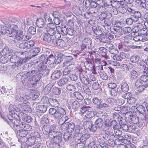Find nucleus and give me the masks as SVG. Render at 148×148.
Wrapping results in <instances>:
<instances>
[{
  "label": "nucleus",
  "mask_w": 148,
  "mask_h": 148,
  "mask_svg": "<svg viewBox=\"0 0 148 148\" xmlns=\"http://www.w3.org/2000/svg\"><path fill=\"white\" fill-rule=\"evenodd\" d=\"M7 35L10 37H14L12 40L16 43L18 44L30 39V37L27 34H23L22 31L19 29L16 25H15L12 28L8 29Z\"/></svg>",
  "instance_id": "f257e3e1"
},
{
  "label": "nucleus",
  "mask_w": 148,
  "mask_h": 148,
  "mask_svg": "<svg viewBox=\"0 0 148 148\" xmlns=\"http://www.w3.org/2000/svg\"><path fill=\"white\" fill-rule=\"evenodd\" d=\"M49 113L51 115H53V118L56 120L60 118L62 115H65L66 114L65 110L62 108H59L57 110L54 108H51L49 109Z\"/></svg>",
  "instance_id": "f03ea898"
},
{
  "label": "nucleus",
  "mask_w": 148,
  "mask_h": 148,
  "mask_svg": "<svg viewBox=\"0 0 148 148\" xmlns=\"http://www.w3.org/2000/svg\"><path fill=\"white\" fill-rule=\"evenodd\" d=\"M13 121L15 123L14 124L15 125L13 126L14 130H18L21 129L27 132L31 130L32 129V127L31 125L25 123L21 122L19 120H16L14 119Z\"/></svg>",
  "instance_id": "7ed1b4c3"
},
{
  "label": "nucleus",
  "mask_w": 148,
  "mask_h": 148,
  "mask_svg": "<svg viewBox=\"0 0 148 148\" xmlns=\"http://www.w3.org/2000/svg\"><path fill=\"white\" fill-rule=\"evenodd\" d=\"M56 128L53 126L49 125L46 124L44 125L42 128V131L43 133L46 135H48V138L50 137V136L55 132Z\"/></svg>",
  "instance_id": "20e7f679"
},
{
  "label": "nucleus",
  "mask_w": 148,
  "mask_h": 148,
  "mask_svg": "<svg viewBox=\"0 0 148 148\" xmlns=\"http://www.w3.org/2000/svg\"><path fill=\"white\" fill-rule=\"evenodd\" d=\"M10 111V113L9 114H8L7 118H4L3 117V118L5 121L7 122L8 124L10 125V127H11L14 130V127L13 126H14V124L15 123L13 122V120L15 119L16 120H18L14 118V117L13 115H14V114L13 113H14V111L13 110H12V113L11 114V112Z\"/></svg>",
  "instance_id": "39448f33"
},
{
  "label": "nucleus",
  "mask_w": 148,
  "mask_h": 148,
  "mask_svg": "<svg viewBox=\"0 0 148 148\" xmlns=\"http://www.w3.org/2000/svg\"><path fill=\"white\" fill-rule=\"evenodd\" d=\"M49 138L52 140L54 143L58 144L61 142L62 134L60 132L56 131L53 134L50 136V137Z\"/></svg>",
  "instance_id": "423d86ee"
},
{
  "label": "nucleus",
  "mask_w": 148,
  "mask_h": 148,
  "mask_svg": "<svg viewBox=\"0 0 148 148\" xmlns=\"http://www.w3.org/2000/svg\"><path fill=\"white\" fill-rule=\"evenodd\" d=\"M57 38L55 36L49 35L45 33L43 37L44 41L53 45H55V40Z\"/></svg>",
  "instance_id": "0eeeda50"
},
{
  "label": "nucleus",
  "mask_w": 148,
  "mask_h": 148,
  "mask_svg": "<svg viewBox=\"0 0 148 148\" xmlns=\"http://www.w3.org/2000/svg\"><path fill=\"white\" fill-rule=\"evenodd\" d=\"M84 128L86 130H89L90 131L95 132L97 127L96 126L93 125L91 121H85L83 123Z\"/></svg>",
  "instance_id": "6e6552de"
},
{
  "label": "nucleus",
  "mask_w": 148,
  "mask_h": 148,
  "mask_svg": "<svg viewBox=\"0 0 148 148\" xmlns=\"http://www.w3.org/2000/svg\"><path fill=\"white\" fill-rule=\"evenodd\" d=\"M43 29H45L43 32L49 35L55 36L56 37H57V38H59L61 37L60 34L57 30L56 29L45 28H43Z\"/></svg>",
  "instance_id": "1a4fd4ad"
},
{
  "label": "nucleus",
  "mask_w": 148,
  "mask_h": 148,
  "mask_svg": "<svg viewBox=\"0 0 148 148\" xmlns=\"http://www.w3.org/2000/svg\"><path fill=\"white\" fill-rule=\"evenodd\" d=\"M110 125L112 127L114 130V133L115 136H121V135L122 134V131L118 129V126L117 125V123L116 121H111L110 123Z\"/></svg>",
  "instance_id": "9d476101"
},
{
  "label": "nucleus",
  "mask_w": 148,
  "mask_h": 148,
  "mask_svg": "<svg viewBox=\"0 0 148 148\" xmlns=\"http://www.w3.org/2000/svg\"><path fill=\"white\" fill-rule=\"evenodd\" d=\"M137 110L141 114H142L141 119L142 120H146L148 119V111L145 110V108L143 106L140 105L139 106Z\"/></svg>",
  "instance_id": "9b49d317"
},
{
  "label": "nucleus",
  "mask_w": 148,
  "mask_h": 148,
  "mask_svg": "<svg viewBox=\"0 0 148 148\" xmlns=\"http://www.w3.org/2000/svg\"><path fill=\"white\" fill-rule=\"evenodd\" d=\"M61 31L64 35L73 36L75 34V32L73 29L71 28L67 27L65 25L61 28Z\"/></svg>",
  "instance_id": "f8f14e48"
},
{
  "label": "nucleus",
  "mask_w": 148,
  "mask_h": 148,
  "mask_svg": "<svg viewBox=\"0 0 148 148\" xmlns=\"http://www.w3.org/2000/svg\"><path fill=\"white\" fill-rule=\"evenodd\" d=\"M128 41H124L123 43H120L118 45V47L120 51H127L130 50V46L127 44H128Z\"/></svg>",
  "instance_id": "ddd939ff"
},
{
  "label": "nucleus",
  "mask_w": 148,
  "mask_h": 148,
  "mask_svg": "<svg viewBox=\"0 0 148 148\" xmlns=\"http://www.w3.org/2000/svg\"><path fill=\"white\" fill-rule=\"evenodd\" d=\"M91 40L90 38H84L82 41V44L81 46L82 49H84L86 48L88 49H91Z\"/></svg>",
  "instance_id": "4468645a"
},
{
  "label": "nucleus",
  "mask_w": 148,
  "mask_h": 148,
  "mask_svg": "<svg viewBox=\"0 0 148 148\" xmlns=\"http://www.w3.org/2000/svg\"><path fill=\"white\" fill-rule=\"evenodd\" d=\"M57 119H59V124L61 125L62 127H63L65 126H66L68 122H66L69 119V117L67 116L62 115L60 118Z\"/></svg>",
  "instance_id": "2eb2a0df"
},
{
  "label": "nucleus",
  "mask_w": 148,
  "mask_h": 148,
  "mask_svg": "<svg viewBox=\"0 0 148 148\" xmlns=\"http://www.w3.org/2000/svg\"><path fill=\"white\" fill-rule=\"evenodd\" d=\"M80 127L78 126L75 127L74 132L73 133L72 135L74 140L76 141V140H79L80 136L82 135L81 133L80 132Z\"/></svg>",
  "instance_id": "dca6fc26"
},
{
  "label": "nucleus",
  "mask_w": 148,
  "mask_h": 148,
  "mask_svg": "<svg viewBox=\"0 0 148 148\" xmlns=\"http://www.w3.org/2000/svg\"><path fill=\"white\" fill-rule=\"evenodd\" d=\"M110 31L112 33L114 34H117L118 35H121V33L123 31L122 28L119 26H114L110 28Z\"/></svg>",
  "instance_id": "f3484780"
},
{
  "label": "nucleus",
  "mask_w": 148,
  "mask_h": 148,
  "mask_svg": "<svg viewBox=\"0 0 148 148\" xmlns=\"http://www.w3.org/2000/svg\"><path fill=\"white\" fill-rule=\"evenodd\" d=\"M19 116H21V118L22 120L28 123L31 122L32 120V119L30 116H27L26 114L23 112L19 113Z\"/></svg>",
  "instance_id": "a211bd4d"
},
{
  "label": "nucleus",
  "mask_w": 148,
  "mask_h": 148,
  "mask_svg": "<svg viewBox=\"0 0 148 148\" xmlns=\"http://www.w3.org/2000/svg\"><path fill=\"white\" fill-rule=\"evenodd\" d=\"M19 56H11L10 58V62L12 63H16L18 62L20 63L25 62L26 60V59L21 60L20 61L18 60Z\"/></svg>",
  "instance_id": "6ab92c4d"
},
{
  "label": "nucleus",
  "mask_w": 148,
  "mask_h": 148,
  "mask_svg": "<svg viewBox=\"0 0 148 148\" xmlns=\"http://www.w3.org/2000/svg\"><path fill=\"white\" fill-rule=\"evenodd\" d=\"M79 77L82 83L85 85H87L89 84V80L88 77H85L82 73H79Z\"/></svg>",
  "instance_id": "aec40b11"
},
{
  "label": "nucleus",
  "mask_w": 148,
  "mask_h": 148,
  "mask_svg": "<svg viewBox=\"0 0 148 148\" xmlns=\"http://www.w3.org/2000/svg\"><path fill=\"white\" fill-rule=\"evenodd\" d=\"M110 93L112 96H119L122 94L121 89L119 88H117L115 90H111L110 91Z\"/></svg>",
  "instance_id": "412c9836"
},
{
  "label": "nucleus",
  "mask_w": 148,
  "mask_h": 148,
  "mask_svg": "<svg viewBox=\"0 0 148 148\" xmlns=\"http://www.w3.org/2000/svg\"><path fill=\"white\" fill-rule=\"evenodd\" d=\"M36 23L37 26L39 28H43L46 25L44 20L41 18L37 19Z\"/></svg>",
  "instance_id": "4be33fe9"
},
{
  "label": "nucleus",
  "mask_w": 148,
  "mask_h": 148,
  "mask_svg": "<svg viewBox=\"0 0 148 148\" xmlns=\"http://www.w3.org/2000/svg\"><path fill=\"white\" fill-rule=\"evenodd\" d=\"M47 107L46 106L43 105H40L36 107V111L42 114L46 112L47 110Z\"/></svg>",
  "instance_id": "5701e85b"
},
{
  "label": "nucleus",
  "mask_w": 148,
  "mask_h": 148,
  "mask_svg": "<svg viewBox=\"0 0 148 148\" xmlns=\"http://www.w3.org/2000/svg\"><path fill=\"white\" fill-rule=\"evenodd\" d=\"M66 126H64V129L65 130H68V132L70 133H72L74 130L75 129V125L73 123H71L69 124L68 123L66 124Z\"/></svg>",
  "instance_id": "b1692460"
},
{
  "label": "nucleus",
  "mask_w": 148,
  "mask_h": 148,
  "mask_svg": "<svg viewBox=\"0 0 148 148\" xmlns=\"http://www.w3.org/2000/svg\"><path fill=\"white\" fill-rule=\"evenodd\" d=\"M15 131H16V134L17 135L21 137H25L27 134V132L23 130L20 129L18 130H14Z\"/></svg>",
  "instance_id": "393cba45"
},
{
  "label": "nucleus",
  "mask_w": 148,
  "mask_h": 148,
  "mask_svg": "<svg viewBox=\"0 0 148 148\" xmlns=\"http://www.w3.org/2000/svg\"><path fill=\"white\" fill-rule=\"evenodd\" d=\"M19 106L21 107L20 110L21 111H24L29 112L31 111L29 106L26 103H23L22 105H20Z\"/></svg>",
  "instance_id": "a878e982"
},
{
  "label": "nucleus",
  "mask_w": 148,
  "mask_h": 148,
  "mask_svg": "<svg viewBox=\"0 0 148 148\" xmlns=\"http://www.w3.org/2000/svg\"><path fill=\"white\" fill-rule=\"evenodd\" d=\"M138 73L134 70H130L129 74V77L132 79H135L138 77Z\"/></svg>",
  "instance_id": "bb28decb"
},
{
  "label": "nucleus",
  "mask_w": 148,
  "mask_h": 148,
  "mask_svg": "<svg viewBox=\"0 0 148 148\" xmlns=\"http://www.w3.org/2000/svg\"><path fill=\"white\" fill-rule=\"evenodd\" d=\"M84 114V117L88 119H91L94 117L96 114V112L93 111H89L86 112V113Z\"/></svg>",
  "instance_id": "cd10ccee"
},
{
  "label": "nucleus",
  "mask_w": 148,
  "mask_h": 148,
  "mask_svg": "<svg viewBox=\"0 0 148 148\" xmlns=\"http://www.w3.org/2000/svg\"><path fill=\"white\" fill-rule=\"evenodd\" d=\"M84 64L85 67L87 69L90 71H93L94 66L90 62L88 61L85 62Z\"/></svg>",
  "instance_id": "c85d7f7f"
},
{
  "label": "nucleus",
  "mask_w": 148,
  "mask_h": 148,
  "mask_svg": "<svg viewBox=\"0 0 148 148\" xmlns=\"http://www.w3.org/2000/svg\"><path fill=\"white\" fill-rule=\"evenodd\" d=\"M69 79L67 78H63L58 81V84L60 86H62L66 84L68 82Z\"/></svg>",
  "instance_id": "c756f323"
},
{
  "label": "nucleus",
  "mask_w": 148,
  "mask_h": 148,
  "mask_svg": "<svg viewBox=\"0 0 148 148\" xmlns=\"http://www.w3.org/2000/svg\"><path fill=\"white\" fill-rule=\"evenodd\" d=\"M56 44L58 46L60 47H65L66 44L65 42L62 39H56L55 40V44Z\"/></svg>",
  "instance_id": "7c9ffc66"
},
{
  "label": "nucleus",
  "mask_w": 148,
  "mask_h": 148,
  "mask_svg": "<svg viewBox=\"0 0 148 148\" xmlns=\"http://www.w3.org/2000/svg\"><path fill=\"white\" fill-rule=\"evenodd\" d=\"M66 88L69 91L73 92L76 91V88L75 86L74 83L73 82L67 84L66 86Z\"/></svg>",
  "instance_id": "2f4dec72"
},
{
  "label": "nucleus",
  "mask_w": 148,
  "mask_h": 148,
  "mask_svg": "<svg viewBox=\"0 0 148 148\" xmlns=\"http://www.w3.org/2000/svg\"><path fill=\"white\" fill-rule=\"evenodd\" d=\"M1 56H13V55L10 52V51L8 48L3 49L0 52Z\"/></svg>",
  "instance_id": "473e14b6"
},
{
  "label": "nucleus",
  "mask_w": 148,
  "mask_h": 148,
  "mask_svg": "<svg viewBox=\"0 0 148 148\" xmlns=\"http://www.w3.org/2000/svg\"><path fill=\"white\" fill-rule=\"evenodd\" d=\"M121 89L122 92H125L128 91L129 90V86L126 83L124 82L122 83Z\"/></svg>",
  "instance_id": "72a5a7b5"
},
{
  "label": "nucleus",
  "mask_w": 148,
  "mask_h": 148,
  "mask_svg": "<svg viewBox=\"0 0 148 148\" xmlns=\"http://www.w3.org/2000/svg\"><path fill=\"white\" fill-rule=\"evenodd\" d=\"M103 70V67L101 66H98L96 67H94V69L93 70V72L95 73V74L98 73L101 74L102 73Z\"/></svg>",
  "instance_id": "f704fd0d"
},
{
  "label": "nucleus",
  "mask_w": 148,
  "mask_h": 148,
  "mask_svg": "<svg viewBox=\"0 0 148 148\" xmlns=\"http://www.w3.org/2000/svg\"><path fill=\"white\" fill-rule=\"evenodd\" d=\"M92 101L93 103L96 105V107L98 109L101 103H102L101 100L97 97H95L93 98Z\"/></svg>",
  "instance_id": "c9c22d12"
},
{
  "label": "nucleus",
  "mask_w": 148,
  "mask_h": 148,
  "mask_svg": "<svg viewBox=\"0 0 148 148\" xmlns=\"http://www.w3.org/2000/svg\"><path fill=\"white\" fill-rule=\"evenodd\" d=\"M133 14V15H132V17L135 20H136V21H138V18L141 17V16L140 13L139 12L137 11H134Z\"/></svg>",
  "instance_id": "e433bc0d"
},
{
  "label": "nucleus",
  "mask_w": 148,
  "mask_h": 148,
  "mask_svg": "<svg viewBox=\"0 0 148 148\" xmlns=\"http://www.w3.org/2000/svg\"><path fill=\"white\" fill-rule=\"evenodd\" d=\"M49 103L51 106L57 107L59 106V103L57 100L55 99L51 98L50 99L49 101Z\"/></svg>",
  "instance_id": "4c0bfd02"
},
{
  "label": "nucleus",
  "mask_w": 148,
  "mask_h": 148,
  "mask_svg": "<svg viewBox=\"0 0 148 148\" xmlns=\"http://www.w3.org/2000/svg\"><path fill=\"white\" fill-rule=\"evenodd\" d=\"M42 76V74L41 73H39L36 75H34L32 78V80L36 83L40 79Z\"/></svg>",
  "instance_id": "58836bf2"
},
{
  "label": "nucleus",
  "mask_w": 148,
  "mask_h": 148,
  "mask_svg": "<svg viewBox=\"0 0 148 148\" xmlns=\"http://www.w3.org/2000/svg\"><path fill=\"white\" fill-rule=\"evenodd\" d=\"M73 95L78 100H82L84 99L83 96L78 92H74Z\"/></svg>",
  "instance_id": "ea45409f"
},
{
  "label": "nucleus",
  "mask_w": 148,
  "mask_h": 148,
  "mask_svg": "<svg viewBox=\"0 0 148 148\" xmlns=\"http://www.w3.org/2000/svg\"><path fill=\"white\" fill-rule=\"evenodd\" d=\"M93 32L96 35H100L102 34V32L100 29L97 28L96 26H93L92 27Z\"/></svg>",
  "instance_id": "a19ab883"
},
{
  "label": "nucleus",
  "mask_w": 148,
  "mask_h": 148,
  "mask_svg": "<svg viewBox=\"0 0 148 148\" xmlns=\"http://www.w3.org/2000/svg\"><path fill=\"white\" fill-rule=\"evenodd\" d=\"M29 98V97L27 95H24L23 94L22 95L20 96L19 97L20 101L23 103H25L27 102V100Z\"/></svg>",
  "instance_id": "79ce46f5"
},
{
  "label": "nucleus",
  "mask_w": 148,
  "mask_h": 148,
  "mask_svg": "<svg viewBox=\"0 0 148 148\" xmlns=\"http://www.w3.org/2000/svg\"><path fill=\"white\" fill-rule=\"evenodd\" d=\"M131 137V135L127 133H125L123 135V136L119 137V139L122 140L123 139H125L124 140H126L129 143L130 140H129L127 139L126 138H129Z\"/></svg>",
  "instance_id": "37998d69"
},
{
  "label": "nucleus",
  "mask_w": 148,
  "mask_h": 148,
  "mask_svg": "<svg viewBox=\"0 0 148 148\" xmlns=\"http://www.w3.org/2000/svg\"><path fill=\"white\" fill-rule=\"evenodd\" d=\"M8 28H7L6 26H1L0 27V34H7L8 30Z\"/></svg>",
  "instance_id": "c03bdc74"
},
{
  "label": "nucleus",
  "mask_w": 148,
  "mask_h": 148,
  "mask_svg": "<svg viewBox=\"0 0 148 148\" xmlns=\"http://www.w3.org/2000/svg\"><path fill=\"white\" fill-rule=\"evenodd\" d=\"M103 124V121L101 119H97L95 122V124L97 127L98 128L101 127L102 126Z\"/></svg>",
  "instance_id": "a18cd8bd"
},
{
  "label": "nucleus",
  "mask_w": 148,
  "mask_h": 148,
  "mask_svg": "<svg viewBox=\"0 0 148 148\" xmlns=\"http://www.w3.org/2000/svg\"><path fill=\"white\" fill-rule=\"evenodd\" d=\"M71 133L68 132H66L64 133L63 135V137L64 140L66 141H67L71 138Z\"/></svg>",
  "instance_id": "49530a36"
},
{
  "label": "nucleus",
  "mask_w": 148,
  "mask_h": 148,
  "mask_svg": "<svg viewBox=\"0 0 148 148\" xmlns=\"http://www.w3.org/2000/svg\"><path fill=\"white\" fill-rule=\"evenodd\" d=\"M71 70V68L69 66L66 67L63 71V75H67L70 73Z\"/></svg>",
  "instance_id": "de8ad7c7"
},
{
  "label": "nucleus",
  "mask_w": 148,
  "mask_h": 148,
  "mask_svg": "<svg viewBox=\"0 0 148 148\" xmlns=\"http://www.w3.org/2000/svg\"><path fill=\"white\" fill-rule=\"evenodd\" d=\"M136 22V20H135L132 16L131 18H127L126 20V23L128 25H131L133 23V22Z\"/></svg>",
  "instance_id": "09e8293b"
},
{
  "label": "nucleus",
  "mask_w": 148,
  "mask_h": 148,
  "mask_svg": "<svg viewBox=\"0 0 148 148\" xmlns=\"http://www.w3.org/2000/svg\"><path fill=\"white\" fill-rule=\"evenodd\" d=\"M52 88V86L50 84H48L45 87L44 89L43 90L44 91L46 94H49Z\"/></svg>",
  "instance_id": "8fccbe9b"
},
{
  "label": "nucleus",
  "mask_w": 148,
  "mask_h": 148,
  "mask_svg": "<svg viewBox=\"0 0 148 148\" xmlns=\"http://www.w3.org/2000/svg\"><path fill=\"white\" fill-rule=\"evenodd\" d=\"M36 140L35 138L29 137L26 142L27 144H28L29 146H31L34 144Z\"/></svg>",
  "instance_id": "3c124183"
},
{
  "label": "nucleus",
  "mask_w": 148,
  "mask_h": 148,
  "mask_svg": "<svg viewBox=\"0 0 148 148\" xmlns=\"http://www.w3.org/2000/svg\"><path fill=\"white\" fill-rule=\"evenodd\" d=\"M73 108L75 110L77 109L79 106V103L77 101H75L71 104Z\"/></svg>",
  "instance_id": "603ef678"
},
{
  "label": "nucleus",
  "mask_w": 148,
  "mask_h": 148,
  "mask_svg": "<svg viewBox=\"0 0 148 148\" xmlns=\"http://www.w3.org/2000/svg\"><path fill=\"white\" fill-rule=\"evenodd\" d=\"M52 91L55 94L59 95L61 93V90L56 87H54L52 89Z\"/></svg>",
  "instance_id": "864d4df0"
},
{
  "label": "nucleus",
  "mask_w": 148,
  "mask_h": 148,
  "mask_svg": "<svg viewBox=\"0 0 148 148\" xmlns=\"http://www.w3.org/2000/svg\"><path fill=\"white\" fill-rule=\"evenodd\" d=\"M47 27H46L44 28L47 29H56V25L54 23H48L47 24Z\"/></svg>",
  "instance_id": "5fc2aeb1"
},
{
  "label": "nucleus",
  "mask_w": 148,
  "mask_h": 148,
  "mask_svg": "<svg viewBox=\"0 0 148 148\" xmlns=\"http://www.w3.org/2000/svg\"><path fill=\"white\" fill-rule=\"evenodd\" d=\"M9 60L8 56H1L0 58V62L2 63H7Z\"/></svg>",
  "instance_id": "6e6d98bb"
},
{
  "label": "nucleus",
  "mask_w": 148,
  "mask_h": 148,
  "mask_svg": "<svg viewBox=\"0 0 148 148\" xmlns=\"http://www.w3.org/2000/svg\"><path fill=\"white\" fill-rule=\"evenodd\" d=\"M147 73L146 74H145L144 75H142L140 79L143 82H147L148 80V73Z\"/></svg>",
  "instance_id": "4d7b16f0"
},
{
  "label": "nucleus",
  "mask_w": 148,
  "mask_h": 148,
  "mask_svg": "<svg viewBox=\"0 0 148 148\" xmlns=\"http://www.w3.org/2000/svg\"><path fill=\"white\" fill-rule=\"evenodd\" d=\"M139 33L140 35H145L147 36V30L145 28H143L139 29Z\"/></svg>",
  "instance_id": "13d9d810"
},
{
  "label": "nucleus",
  "mask_w": 148,
  "mask_h": 148,
  "mask_svg": "<svg viewBox=\"0 0 148 148\" xmlns=\"http://www.w3.org/2000/svg\"><path fill=\"white\" fill-rule=\"evenodd\" d=\"M61 75V73L59 72L58 71H56L52 73L51 76H53L55 78L57 79L59 78Z\"/></svg>",
  "instance_id": "bf43d9fd"
},
{
  "label": "nucleus",
  "mask_w": 148,
  "mask_h": 148,
  "mask_svg": "<svg viewBox=\"0 0 148 148\" xmlns=\"http://www.w3.org/2000/svg\"><path fill=\"white\" fill-rule=\"evenodd\" d=\"M110 107V105L108 104L107 103H102V102L101 103L100 106L99 107L98 109H101L103 108L107 109L109 108Z\"/></svg>",
  "instance_id": "052dcab7"
},
{
  "label": "nucleus",
  "mask_w": 148,
  "mask_h": 148,
  "mask_svg": "<svg viewBox=\"0 0 148 148\" xmlns=\"http://www.w3.org/2000/svg\"><path fill=\"white\" fill-rule=\"evenodd\" d=\"M139 56H131L130 58V61L136 63L138 62L139 60Z\"/></svg>",
  "instance_id": "680f3d73"
},
{
  "label": "nucleus",
  "mask_w": 148,
  "mask_h": 148,
  "mask_svg": "<svg viewBox=\"0 0 148 148\" xmlns=\"http://www.w3.org/2000/svg\"><path fill=\"white\" fill-rule=\"evenodd\" d=\"M40 49L38 47H36L32 50L31 53H32L33 54L32 56H36L40 52Z\"/></svg>",
  "instance_id": "e2e57ef3"
},
{
  "label": "nucleus",
  "mask_w": 148,
  "mask_h": 148,
  "mask_svg": "<svg viewBox=\"0 0 148 148\" xmlns=\"http://www.w3.org/2000/svg\"><path fill=\"white\" fill-rule=\"evenodd\" d=\"M132 94L130 92H127L122 95V97L125 99H127V101L132 96Z\"/></svg>",
  "instance_id": "0e129e2a"
},
{
  "label": "nucleus",
  "mask_w": 148,
  "mask_h": 148,
  "mask_svg": "<svg viewBox=\"0 0 148 148\" xmlns=\"http://www.w3.org/2000/svg\"><path fill=\"white\" fill-rule=\"evenodd\" d=\"M115 101V99L113 98H109L107 99L105 102L108 104H112Z\"/></svg>",
  "instance_id": "69168bd1"
},
{
  "label": "nucleus",
  "mask_w": 148,
  "mask_h": 148,
  "mask_svg": "<svg viewBox=\"0 0 148 148\" xmlns=\"http://www.w3.org/2000/svg\"><path fill=\"white\" fill-rule=\"evenodd\" d=\"M100 87L99 84L97 82H94L92 85V88L95 90L98 89Z\"/></svg>",
  "instance_id": "338daca9"
},
{
  "label": "nucleus",
  "mask_w": 148,
  "mask_h": 148,
  "mask_svg": "<svg viewBox=\"0 0 148 148\" xmlns=\"http://www.w3.org/2000/svg\"><path fill=\"white\" fill-rule=\"evenodd\" d=\"M28 31L31 34L34 35L36 33V29L34 27L31 26L29 28Z\"/></svg>",
  "instance_id": "774afa93"
}]
</instances>
